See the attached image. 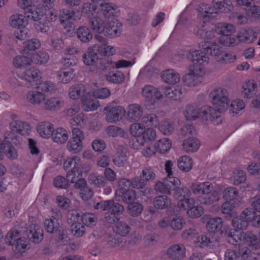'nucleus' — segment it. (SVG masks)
Returning <instances> with one entry per match:
<instances>
[{"instance_id":"a878e982","label":"nucleus","mask_w":260,"mask_h":260,"mask_svg":"<svg viewBox=\"0 0 260 260\" xmlns=\"http://www.w3.org/2000/svg\"><path fill=\"white\" fill-rule=\"evenodd\" d=\"M82 108L85 111H91L96 110L100 106L96 98H93L87 95L81 99Z\"/></svg>"},{"instance_id":"5701e85b","label":"nucleus","mask_w":260,"mask_h":260,"mask_svg":"<svg viewBox=\"0 0 260 260\" xmlns=\"http://www.w3.org/2000/svg\"><path fill=\"white\" fill-rule=\"evenodd\" d=\"M53 131V125L50 122H41L37 126V132L42 138H50Z\"/></svg>"},{"instance_id":"a211bd4d","label":"nucleus","mask_w":260,"mask_h":260,"mask_svg":"<svg viewBox=\"0 0 260 260\" xmlns=\"http://www.w3.org/2000/svg\"><path fill=\"white\" fill-rule=\"evenodd\" d=\"M122 25L118 21H112L105 24L104 31L105 35L110 37H115L120 34Z\"/></svg>"},{"instance_id":"7c9ffc66","label":"nucleus","mask_w":260,"mask_h":260,"mask_svg":"<svg viewBox=\"0 0 260 260\" xmlns=\"http://www.w3.org/2000/svg\"><path fill=\"white\" fill-rule=\"evenodd\" d=\"M238 196L239 191L238 189L234 187H228L223 192V197L226 201L237 203L238 204L239 202L238 199Z\"/></svg>"},{"instance_id":"a18cd8bd","label":"nucleus","mask_w":260,"mask_h":260,"mask_svg":"<svg viewBox=\"0 0 260 260\" xmlns=\"http://www.w3.org/2000/svg\"><path fill=\"white\" fill-rule=\"evenodd\" d=\"M44 228L45 230L49 233L53 234L60 232V223L57 220H53L51 218L46 219L44 221Z\"/></svg>"},{"instance_id":"e2e57ef3","label":"nucleus","mask_w":260,"mask_h":260,"mask_svg":"<svg viewBox=\"0 0 260 260\" xmlns=\"http://www.w3.org/2000/svg\"><path fill=\"white\" fill-rule=\"evenodd\" d=\"M81 220L84 225L90 227L95 225L97 222L95 215L93 213H89L82 214Z\"/></svg>"},{"instance_id":"f8f14e48","label":"nucleus","mask_w":260,"mask_h":260,"mask_svg":"<svg viewBox=\"0 0 260 260\" xmlns=\"http://www.w3.org/2000/svg\"><path fill=\"white\" fill-rule=\"evenodd\" d=\"M143 114V107L138 104H132L128 106L127 118L131 121H138Z\"/></svg>"},{"instance_id":"680f3d73","label":"nucleus","mask_w":260,"mask_h":260,"mask_svg":"<svg viewBox=\"0 0 260 260\" xmlns=\"http://www.w3.org/2000/svg\"><path fill=\"white\" fill-rule=\"evenodd\" d=\"M85 227L80 222L72 223L71 225V233L77 238L82 236L85 232Z\"/></svg>"},{"instance_id":"b1692460","label":"nucleus","mask_w":260,"mask_h":260,"mask_svg":"<svg viewBox=\"0 0 260 260\" xmlns=\"http://www.w3.org/2000/svg\"><path fill=\"white\" fill-rule=\"evenodd\" d=\"M241 238L242 241L250 246L257 249L259 247V240L253 232L247 231L241 233Z\"/></svg>"},{"instance_id":"f704fd0d","label":"nucleus","mask_w":260,"mask_h":260,"mask_svg":"<svg viewBox=\"0 0 260 260\" xmlns=\"http://www.w3.org/2000/svg\"><path fill=\"white\" fill-rule=\"evenodd\" d=\"M78 38L83 43H87L90 41L93 35L89 29L84 26L79 27L76 31Z\"/></svg>"},{"instance_id":"37998d69","label":"nucleus","mask_w":260,"mask_h":260,"mask_svg":"<svg viewBox=\"0 0 260 260\" xmlns=\"http://www.w3.org/2000/svg\"><path fill=\"white\" fill-rule=\"evenodd\" d=\"M126 160V156L122 148L118 149L115 154L112 157V161L114 164L118 167H123Z\"/></svg>"},{"instance_id":"dca6fc26","label":"nucleus","mask_w":260,"mask_h":260,"mask_svg":"<svg viewBox=\"0 0 260 260\" xmlns=\"http://www.w3.org/2000/svg\"><path fill=\"white\" fill-rule=\"evenodd\" d=\"M185 247L183 245L175 244L167 250L168 256L174 260L182 259L185 256Z\"/></svg>"},{"instance_id":"864d4df0","label":"nucleus","mask_w":260,"mask_h":260,"mask_svg":"<svg viewBox=\"0 0 260 260\" xmlns=\"http://www.w3.org/2000/svg\"><path fill=\"white\" fill-rule=\"evenodd\" d=\"M5 155L10 159H16L18 156L17 152L15 147L9 141H4V145L3 148Z\"/></svg>"},{"instance_id":"423d86ee","label":"nucleus","mask_w":260,"mask_h":260,"mask_svg":"<svg viewBox=\"0 0 260 260\" xmlns=\"http://www.w3.org/2000/svg\"><path fill=\"white\" fill-rule=\"evenodd\" d=\"M198 113L199 118L206 121L210 120L215 125L219 124L222 120L220 113L210 106L206 105L198 109Z\"/></svg>"},{"instance_id":"2f4dec72","label":"nucleus","mask_w":260,"mask_h":260,"mask_svg":"<svg viewBox=\"0 0 260 260\" xmlns=\"http://www.w3.org/2000/svg\"><path fill=\"white\" fill-rule=\"evenodd\" d=\"M170 199L165 195L156 197L153 201V205L155 208L157 209H164L171 205Z\"/></svg>"},{"instance_id":"39448f33","label":"nucleus","mask_w":260,"mask_h":260,"mask_svg":"<svg viewBox=\"0 0 260 260\" xmlns=\"http://www.w3.org/2000/svg\"><path fill=\"white\" fill-rule=\"evenodd\" d=\"M19 232L16 230L10 231L5 238L6 243L13 246L15 253H21L24 252L27 246L25 238H18Z\"/></svg>"},{"instance_id":"052dcab7","label":"nucleus","mask_w":260,"mask_h":260,"mask_svg":"<svg viewBox=\"0 0 260 260\" xmlns=\"http://www.w3.org/2000/svg\"><path fill=\"white\" fill-rule=\"evenodd\" d=\"M142 120L148 126L157 127L159 125L158 117L154 113L146 115L142 118Z\"/></svg>"},{"instance_id":"8fccbe9b","label":"nucleus","mask_w":260,"mask_h":260,"mask_svg":"<svg viewBox=\"0 0 260 260\" xmlns=\"http://www.w3.org/2000/svg\"><path fill=\"white\" fill-rule=\"evenodd\" d=\"M171 146V143L167 138L160 139L154 145L155 149L160 153H165L167 152Z\"/></svg>"},{"instance_id":"bb28decb","label":"nucleus","mask_w":260,"mask_h":260,"mask_svg":"<svg viewBox=\"0 0 260 260\" xmlns=\"http://www.w3.org/2000/svg\"><path fill=\"white\" fill-rule=\"evenodd\" d=\"M182 145L183 150L186 152H194L199 149L200 142L196 138L189 137L183 141Z\"/></svg>"},{"instance_id":"09e8293b","label":"nucleus","mask_w":260,"mask_h":260,"mask_svg":"<svg viewBox=\"0 0 260 260\" xmlns=\"http://www.w3.org/2000/svg\"><path fill=\"white\" fill-rule=\"evenodd\" d=\"M192 160L186 155L180 157L178 160V168L184 172H188L192 168Z\"/></svg>"},{"instance_id":"774afa93","label":"nucleus","mask_w":260,"mask_h":260,"mask_svg":"<svg viewBox=\"0 0 260 260\" xmlns=\"http://www.w3.org/2000/svg\"><path fill=\"white\" fill-rule=\"evenodd\" d=\"M24 45V51L25 53L29 54L30 51H34L38 49L41 44L38 40L31 39L26 41Z\"/></svg>"},{"instance_id":"412c9836","label":"nucleus","mask_w":260,"mask_h":260,"mask_svg":"<svg viewBox=\"0 0 260 260\" xmlns=\"http://www.w3.org/2000/svg\"><path fill=\"white\" fill-rule=\"evenodd\" d=\"M239 41L244 43H251L257 39V32L252 29L241 30L237 36Z\"/></svg>"},{"instance_id":"bf43d9fd","label":"nucleus","mask_w":260,"mask_h":260,"mask_svg":"<svg viewBox=\"0 0 260 260\" xmlns=\"http://www.w3.org/2000/svg\"><path fill=\"white\" fill-rule=\"evenodd\" d=\"M32 59L28 57L21 55L15 57L13 60V64L17 68H24L30 64Z\"/></svg>"},{"instance_id":"3c124183","label":"nucleus","mask_w":260,"mask_h":260,"mask_svg":"<svg viewBox=\"0 0 260 260\" xmlns=\"http://www.w3.org/2000/svg\"><path fill=\"white\" fill-rule=\"evenodd\" d=\"M114 231L122 236H126L131 230L130 226L123 221L117 222L113 228Z\"/></svg>"},{"instance_id":"58836bf2","label":"nucleus","mask_w":260,"mask_h":260,"mask_svg":"<svg viewBox=\"0 0 260 260\" xmlns=\"http://www.w3.org/2000/svg\"><path fill=\"white\" fill-rule=\"evenodd\" d=\"M222 223V219L220 217L210 218L206 224V228L210 233L218 232L221 229Z\"/></svg>"},{"instance_id":"6e6552de","label":"nucleus","mask_w":260,"mask_h":260,"mask_svg":"<svg viewBox=\"0 0 260 260\" xmlns=\"http://www.w3.org/2000/svg\"><path fill=\"white\" fill-rule=\"evenodd\" d=\"M106 112V118L108 122L115 123L124 116L125 110L120 106H107L104 108Z\"/></svg>"},{"instance_id":"5fc2aeb1","label":"nucleus","mask_w":260,"mask_h":260,"mask_svg":"<svg viewBox=\"0 0 260 260\" xmlns=\"http://www.w3.org/2000/svg\"><path fill=\"white\" fill-rule=\"evenodd\" d=\"M143 208V206L141 204L134 201L127 206L128 214L134 217L140 215L142 213Z\"/></svg>"},{"instance_id":"c756f323","label":"nucleus","mask_w":260,"mask_h":260,"mask_svg":"<svg viewBox=\"0 0 260 260\" xmlns=\"http://www.w3.org/2000/svg\"><path fill=\"white\" fill-rule=\"evenodd\" d=\"M52 140L58 144H63L68 139V132L62 128H57L52 132Z\"/></svg>"},{"instance_id":"4468645a","label":"nucleus","mask_w":260,"mask_h":260,"mask_svg":"<svg viewBox=\"0 0 260 260\" xmlns=\"http://www.w3.org/2000/svg\"><path fill=\"white\" fill-rule=\"evenodd\" d=\"M215 31L219 35H222L224 41H227L229 37L235 31V28L233 25L226 23H217L214 27Z\"/></svg>"},{"instance_id":"1a4fd4ad","label":"nucleus","mask_w":260,"mask_h":260,"mask_svg":"<svg viewBox=\"0 0 260 260\" xmlns=\"http://www.w3.org/2000/svg\"><path fill=\"white\" fill-rule=\"evenodd\" d=\"M193 63V66H190V72L186 74L183 78V83L188 86H196L200 84L202 81V77L198 74L197 72L198 70L201 71V69L198 68V65H201L199 63Z\"/></svg>"},{"instance_id":"6ab92c4d","label":"nucleus","mask_w":260,"mask_h":260,"mask_svg":"<svg viewBox=\"0 0 260 260\" xmlns=\"http://www.w3.org/2000/svg\"><path fill=\"white\" fill-rule=\"evenodd\" d=\"M99 14L105 18H109L115 14L116 6L111 3L105 2L100 5Z\"/></svg>"},{"instance_id":"2eb2a0df","label":"nucleus","mask_w":260,"mask_h":260,"mask_svg":"<svg viewBox=\"0 0 260 260\" xmlns=\"http://www.w3.org/2000/svg\"><path fill=\"white\" fill-rule=\"evenodd\" d=\"M10 126L12 131L23 136L28 135L31 131L30 126L27 122L19 120L12 121Z\"/></svg>"},{"instance_id":"7ed1b4c3","label":"nucleus","mask_w":260,"mask_h":260,"mask_svg":"<svg viewBox=\"0 0 260 260\" xmlns=\"http://www.w3.org/2000/svg\"><path fill=\"white\" fill-rule=\"evenodd\" d=\"M95 209L108 210L105 213L104 219L109 223H114L119 221L121 215L124 211V207L113 200H107L98 203Z\"/></svg>"},{"instance_id":"4d7b16f0","label":"nucleus","mask_w":260,"mask_h":260,"mask_svg":"<svg viewBox=\"0 0 260 260\" xmlns=\"http://www.w3.org/2000/svg\"><path fill=\"white\" fill-rule=\"evenodd\" d=\"M172 165L173 163L171 160L167 161L165 164V170L166 173L168 174V176L166 178L169 180L171 183L175 185V186H180L181 184L180 180L177 178L172 176Z\"/></svg>"},{"instance_id":"f257e3e1","label":"nucleus","mask_w":260,"mask_h":260,"mask_svg":"<svg viewBox=\"0 0 260 260\" xmlns=\"http://www.w3.org/2000/svg\"><path fill=\"white\" fill-rule=\"evenodd\" d=\"M199 50H190L187 55V59L196 63L208 64V55H214L218 61L225 63H230L235 59L231 54L223 52L219 45L211 41H202L199 44Z\"/></svg>"},{"instance_id":"9b49d317","label":"nucleus","mask_w":260,"mask_h":260,"mask_svg":"<svg viewBox=\"0 0 260 260\" xmlns=\"http://www.w3.org/2000/svg\"><path fill=\"white\" fill-rule=\"evenodd\" d=\"M162 91L151 85H146L142 91L143 97L147 101L159 100L163 97Z\"/></svg>"},{"instance_id":"0eeeda50","label":"nucleus","mask_w":260,"mask_h":260,"mask_svg":"<svg viewBox=\"0 0 260 260\" xmlns=\"http://www.w3.org/2000/svg\"><path fill=\"white\" fill-rule=\"evenodd\" d=\"M253 212L250 208L245 209L239 216L232 218V224L236 229L241 230L246 229L249 221L252 220Z\"/></svg>"},{"instance_id":"72a5a7b5","label":"nucleus","mask_w":260,"mask_h":260,"mask_svg":"<svg viewBox=\"0 0 260 260\" xmlns=\"http://www.w3.org/2000/svg\"><path fill=\"white\" fill-rule=\"evenodd\" d=\"M199 15L201 18V20L203 23L209 21L211 19H213L217 17V12L215 11L211 8H200L199 11Z\"/></svg>"},{"instance_id":"aec40b11","label":"nucleus","mask_w":260,"mask_h":260,"mask_svg":"<svg viewBox=\"0 0 260 260\" xmlns=\"http://www.w3.org/2000/svg\"><path fill=\"white\" fill-rule=\"evenodd\" d=\"M115 195L116 198H120L124 202L128 204L136 199V191L132 189L117 190Z\"/></svg>"},{"instance_id":"20e7f679","label":"nucleus","mask_w":260,"mask_h":260,"mask_svg":"<svg viewBox=\"0 0 260 260\" xmlns=\"http://www.w3.org/2000/svg\"><path fill=\"white\" fill-rule=\"evenodd\" d=\"M209 98L219 113L226 110L230 100L226 89L222 88L214 89L210 93Z\"/></svg>"},{"instance_id":"49530a36","label":"nucleus","mask_w":260,"mask_h":260,"mask_svg":"<svg viewBox=\"0 0 260 260\" xmlns=\"http://www.w3.org/2000/svg\"><path fill=\"white\" fill-rule=\"evenodd\" d=\"M163 92L166 98L174 101L180 99L182 93V89L180 87L174 89L171 87H167L164 90Z\"/></svg>"},{"instance_id":"79ce46f5","label":"nucleus","mask_w":260,"mask_h":260,"mask_svg":"<svg viewBox=\"0 0 260 260\" xmlns=\"http://www.w3.org/2000/svg\"><path fill=\"white\" fill-rule=\"evenodd\" d=\"M98 55L95 50L89 48L83 55L84 63L87 66H92L98 60Z\"/></svg>"},{"instance_id":"e433bc0d","label":"nucleus","mask_w":260,"mask_h":260,"mask_svg":"<svg viewBox=\"0 0 260 260\" xmlns=\"http://www.w3.org/2000/svg\"><path fill=\"white\" fill-rule=\"evenodd\" d=\"M89 25L93 31L100 34L104 32L105 29V23L103 19L99 17H93L89 19Z\"/></svg>"},{"instance_id":"603ef678","label":"nucleus","mask_w":260,"mask_h":260,"mask_svg":"<svg viewBox=\"0 0 260 260\" xmlns=\"http://www.w3.org/2000/svg\"><path fill=\"white\" fill-rule=\"evenodd\" d=\"M26 12V17L30 18L36 22L41 20L43 17V13L40 9L36 8L35 6H32L27 10Z\"/></svg>"},{"instance_id":"13d9d810","label":"nucleus","mask_w":260,"mask_h":260,"mask_svg":"<svg viewBox=\"0 0 260 260\" xmlns=\"http://www.w3.org/2000/svg\"><path fill=\"white\" fill-rule=\"evenodd\" d=\"M140 178L146 182H152L156 178V174L153 169L150 167L144 168L140 174Z\"/></svg>"},{"instance_id":"ea45409f","label":"nucleus","mask_w":260,"mask_h":260,"mask_svg":"<svg viewBox=\"0 0 260 260\" xmlns=\"http://www.w3.org/2000/svg\"><path fill=\"white\" fill-rule=\"evenodd\" d=\"M26 99L31 104L39 105L44 101L45 95L40 91H31L27 93Z\"/></svg>"},{"instance_id":"0e129e2a","label":"nucleus","mask_w":260,"mask_h":260,"mask_svg":"<svg viewBox=\"0 0 260 260\" xmlns=\"http://www.w3.org/2000/svg\"><path fill=\"white\" fill-rule=\"evenodd\" d=\"M184 114L186 119L188 120H194L199 118L198 109L192 105L186 107Z\"/></svg>"},{"instance_id":"338daca9","label":"nucleus","mask_w":260,"mask_h":260,"mask_svg":"<svg viewBox=\"0 0 260 260\" xmlns=\"http://www.w3.org/2000/svg\"><path fill=\"white\" fill-rule=\"evenodd\" d=\"M145 129V126L143 124L134 123L131 125L129 132L134 137H138L142 136Z\"/></svg>"},{"instance_id":"6e6d98bb","label":"nucleus","mask_w":260,"mask_h":260,"mask_svg":"<svg viewBox=\"0 0 260 260\" xmlns=\"http://www.w3.org/2000/svg\"><path fill=\"white\" fill-rule=\"evenodd\" d=\"M94 48H97V51L101 55L104 56L112 55L115 52V50L113 47L108 45V43L102 44H97L94 45Z\"/></svg>"},{"instance_id":"de8ad7c7","label":"nucleus","mask_w":260,"mask_h":260,"mask_svg":"<svg viewBox=\"0 0 260 260\" xmlns=\"http://www.w3.org/2000/svg\"><path fill=\"white\" fill-rule=\"evenodd\" d=\"M257 85L253 81H248L246 82L243 85L242 93L245 98L249 99L255 94V89Z\"/></svg>"},{"instance_id":"c03bdc74","label":"nucleus","mask_w":260,"mask_h":260,"mask_svg":"<svg viewBox=\"0 0 260 260\" xmlns=\"http://www.w3.org/2000/svg\"><path fill=\"white\" fill-rule=\"evenodd\" d=\"M41 77L40 71L34 67L26 70L23 75L24 80L29 82L37 81L41 78Z\"/></svg>"},{"instance_id":"69168bd1","label":"nucleus","mask_w":260,"mask_h":260,"mask_svg":"<svg viewBox=\"0 0 260 260\" xmlns=\"http://www.w3.org/2000/svg\"><path fill=\"white\" fill-rule=\"evenodd\" d=\"M67 147L70 152L73 153H77L80 152L82 148V142L71 138L68 142Z\"/></svg>"},{"instance_id":"f03ea898","label":"nucleus","mask_w":260,"mask_h":260,"mask_svg":"<svg viewBox=\"0 0 260 260\" xmlns=\"http://www.w3.org/2000/svg\"><path fill=\"white\" fill-rule=\"evenodd\" d=\"M213 186L210 182L193 184L190 186L191 192L194 194L201 195L199 201L202 204L210 205L217 202L220 196L216 191H212Z\"/></svg>"},{"instance_id":"a19ab883","label":"nucleus","mask_w":260,"mask_h":260,"mask_svg":"<svg viewBox=\"0 0 260 260\" xmlns=\"http://www.w3.org/2000/svg\"><path fill=\"white\" fill-rule=\"evenodd\" d=\"M64 105V102L57 98H51L45 102V108L49 111L58 110Z\"/></svg>"},{"instance_id":"ddd939ff","label":"nucleus","mask_w":260,"mask_h":260,"mask_svg":"<svg viewBox=\"0 0 260 260\" xmlns=\"http://www.w3.org/2000/svg\"><path fill=\"white\" fill-rule=\"evenodd\" d=\"M25 234L30 241L36 243L43 239V230L36 224L30 225L25 231Z\"/></svg>"},{"instance_id":"473e14b6","label":"nucleus","mask_w":260,"mask_h":260,"mask_svg":"<svg viewBox=\"0 0 260 260\" xmlns=\"http://www.w3.org/2000/svg\"><path fill=\"white\" fill-rule=\"evenodd\" d=\"M106 80L110 83L120 84L124 81L125 76L120 71H111L109 72L106 75Z\"/></svg>"},{"instance_id":"c85d7f7f","label":"nucleus","mask_w":260,"mask_h":260,"mask_svg":"<svg viewBox=\"0 0 260 260\" xmlns=\"http://www.w3.org/2000/svg\"><path fill=\"white\" fill-rule=\"evenodd\" d=\"M213 5L214 8L220 12L228 13L233 9L232 2L230 0H213Z\"/></svg>"},{"instance_id":"cd10ccee","label":"nucleus","mask_w":260,"mask_h":260,"mask_svg":"<svg viewBox=\"0 0 260 260\" xmlns=\"http://www.w3.org/2000/svg\"><path fill=\"white\" fill-rule=\"evenodd\" d=\"M161 78L165 82L171 84L178 83L180 79L179 75L174 70L171 69L164 71Z\"/></svg>"},{"instance_id":"4c0bfd02","label":"nucleus","mask_w":260,"mask_h":260,"mask_svg":"<svg viewBox=\"0 0 260 260\" xmlns=\"http://www.w3.org/2000/svg\"><path fill=\"white\" fill-rule=\"evenodd\" d=\"M64 169H68L71 168V170H81L82 168L81 161L79 157L74 156L68 158L63 163Z\"/></svg>"},{"instance_id":"c9c22d12","label":"nucleus","mask_w":260,"mask_h":260,"mask_svg":"<svg viewBox=\"0 0 260 260\" xmlns=\"http://www.w3.org/2000/svg\"><path fill=\"white\" fill-rule=\"evenodd\" d=\"M10 25L14 27H25L28 24V20L25 17L21 14H16L12 15L10 18Z\"/></svg>"},{"instance_id":"393cba45","label":"nucleus","mask_w":260,"mask_h":260,"mask_svg":"<svg viewBox=\"0 0 260 260\" xmlns=\"http://www.w3.org/2000/svg\"><path fill=\"white\" fill-rule=\"evenodd\" d=\"M69 95L70 98L77 100L86 96V88L84 85L79 84L72 86L69 89Z\"/></svg>"},{"instance_id":"f3484780","label":"nucleus","mask_w":260,"mask_h":260,"mask_svg":"<svg viewBox=\"0 0 260 260\" xmlns=\"http://www.w3.org/2000/svg\"><path fill=\"white\" fill-rule=\"evenodd\" d=\"M250 253L247 249L244 251H237L234 250L228 249L224 254L225 260H245Z\"/></svg>"},{"instance_id":"9d476101","label":"nucleus","mask_w":260,"mask_h":260,"mask_svg":"<svg viewBox=\"0 0 260 260\" xmlns=\"http://www.w3.org/2000/svg\"><path fill=\"white\" fill-rule=\"evenodd\" d=\"M114 64L117 69L126 68L132 66L134 62L125 60H119L116 62H113L108 57H104L101 59L98 68L103 71L106 70L110 66Z\"/></svg>"},{"instance_id":"4be33fe9","label":"nucleus","mask_w":260,"mask_h":260,"mask_svg":"<svg viewBox=\"0 0 260 260\" xmlns=\"http://www.w3.org/2000/svg\"><path fill=\"white\" fill-rule=\"evenodd\" d=\"M238 205L237 203L228 201L223 203L221 206V212L224 214V218L227 220H230L236 216V212L234 209Z\"/></svg>"}]
</instances>
